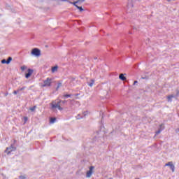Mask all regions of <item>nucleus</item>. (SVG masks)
Returning <instances> with one entry per match:
<instances>
[{
    "label": "nucleus",
    "mask_w": 179,
    "mask_h": 179,
    "mask_svg": "<svg viewBox=\"0 0 179 179\" xmlns=\"http://www.w3.org/2000/svg\"><path fill=\"white\" fill-rule=\"evenodd\" d=\"M61 99H57L52 102V108H58L60 111H62L64 108L61 106H62V103Z\"/></svg>",
    "instance_id": "f257e3e1"
},
{
    "label": "nucleus",
    "mask_w": 179,
    "mask_h": 179,
    "mask_svg": "<svg viewBox=\"0 0 179 179\" xmlns=\"http://www.w3.org/2000/svg\"><path fill=\"white\" fill-rule=\"evenodd\" d=\"M15 150H16V147H15L14 144H11L10 146L6 148L4 152L7 155H10L11 152H15Z\"/></svg>",
    "instance_id": "f03ea898"
},
{
    "label": "nucleus",
    "mask_w": 179,
    "mask_h": 179,
    "mask_svg": "<svg viewBox=\"0 0 179 179\" xmlns=\"http://www.w3.org/2000/svg\"><path fill=\"white\" fill-rule=\"evenodd\" d=\"M31 54L35 57H40V55H41V51L40 49L35 48L32 49Z\"/></svg>",
    "instance_id": "7ed1b4c3"
},
{
    "label": "nucleus",
    "mask_w": 179,
    "mask_h": 179,
    "mask_svg": "<svg viewBox=\"0 0 179 179\" xmlns=\"http://www.w3.org/2000/svg\"><path fill=\"white\" fill-rule=\"evenodd\" d=\"M52 83V79L50 78H47L46 80L43 81V87H49V86H51V83Z\"/></svg>",
    "instance_id": "20e7f679"
},
{
    "label": "nucleus",
    "mask_w": 179,
    "mask_h": 179,
    "mask_svg": "<svg viewBox=\"0 0 179 179\" xmlns=\"http://www.w3.org/2000/svg\"><path fill=\"white\" fill-rule=\"evenodd\" d=\"M165 166H169L170 167L172 173H174V171H176V166H174V164H173V162H169L168 163H166L165 164Z\"/></svg>",
    "instance_id": "39448f33"
},
{
    "label": "nucleus",
    "mask_w": 179,
    "mask_h": 179,
    "mask_svg": "<svg viewBox=\"0 0 179 179\" xmlns=\"http://www.w3.org/2000/svg\"><path fill=\"white\" fill-rule=\"evenodd\" d=\"M93 170H94V166H91L90 167V170L88 171H87L86 177L87 178H90V177H92V174H93Z\"/></svg>",
    "instance_id": "423d86ee"
},
{
    "label": "nucleus",
    "mask_w": 179,
    "mask_h": 179,
    "mask_svg": "<svg viewBox=\"0 0 179 179\" xmlns=\"http://www.w3.org/2000/svg\"><path fill=\"white\" fill-rule=\"evenodd\" d=\"M33 69H28V73L25 74V78L26 79H29L31 75H33Z\"/></svg>",
    "instance_id": "0eeeda50"
},
{
    "label": "nucleus",
    "mask_w": 179,
    "mask_h": 179,
    "mask_svg": "<svg viewBox=\"0 0 179 179\" xmlns=\"http://www.w3.org/2000/svg\"><path fill=\"white\" fill-rule=\"evenodd\" d=\"M87 114H89V112L86 111V112H84L83 113V116H80V114H78L76 117V119L77 120H82V118H85V117H86V115H87Z\"/></svg>",
    "instance_id": "6e6552de"
},
{
    "label": "nucleus",
    "mask_w": 179,
    "mask_h": 179,
    "mask_svg": "<svg viewBox=\"0 0 179 179\" xmlns=\"http://www.w3.org/2000/svg\"><path fill=\"white\" fill-rule=\"evenodd\" d=\"M94 82H96L94 79H91L90 81L87 82V84L88 85V86H90V87H93V85H94Z\"/></svg>",
    "instance_id": "1a4fd4ad"
},
{
    "label": "nucleus",
    "mask_w": 179,
    "mask_h": 179,
    "mask_svg": "<svg viewBox=\"0 0 179 179\" xmlns=\"http://www.w3.org/2000/svg\"><path fill=\"white\" fill-rule=\"evenodd\" d=\"M163 129H164V126L163 124H161L159 126L158 131H157L155 132L156 135H159V134H160V132H162V131H163Z\"/></svg>",
    "instance_id": "9d476101"
},
{
    "label": "nucleus",
    "mask_w": 179,
    "mask_h": 179,
    "mask_svg": "<svg viewBox=\"0 0 179 179\" xmlns=\"http://www.w3.org/2000/svg\"><path fill=\"white\" fill-rule=\"evenodd\" d=\"M125 75L126 74L120 73L119 75V79H120V80H123V81L127 80V77H125Z\"/></svg>",
    "instance_id": "9b49d317"
},
{
    "label": "nucleus",
    "mask_w": 179,
    "mask_h": 179,
    "mask_svg": "<svg viewBox=\"0 0 179 179\" xmlns=\"http://www.w3.org/2000/svg\"><path fill=\"white\" fill-rule=\"evenodd\" d=\"M173 99H175L174 94H171L167 96V100L169 103H171V101H173Z\"/></svg>",
    "instance_id": "f8f14e48"
},
{
    "label": "nucleus",
    "mask_w": 179,
    "mask_h": 179,
    "mask_svg": "<svg viewBox=\"0 0 179 179\" xmlns=\"http://www.w3.org/2000/svg\"><path fill=\"white\" fill-rule=\"evenodd\" d=\"M58 71V66H55L52 67V73H54Z\"/></svg>",
    "instance_id": "ddd939ff"
},
{
    "label": "nucleus",
    "mask_w": 179,
    "mask_h": 179,
    "mask_svg": "<svg viewBox=\"0 0 179 179\" xmlns=\"http://www.w3.org/2000/svg\"><path fill=\"white\" fill-rule=\"evenodd\" d=\"M55 121H57V118L51 117L50 120V124H54V122H55Z\"/></svg>",
    "instance_id": "4468645a"
},
{
    "label": "nucleus",
    "mask_w": 179,
    "mask_h": 179,
    "mask_svg": "<svg viewBox=\"0 0 179 179\" xmlns=\"http://www.w3.org/2000/svg\"><path fill=\"white\" fill-rule=\"evenodd\" d=\"M76 8L80 10V12H83V8L82 6H76Z\"/></svg>",
    "instance_id": "2eb2a0df"
},
{
    "label": "nucleus",
    "mask_w": 179,
    "mask_h": 179,
    "mask_svg": "<svg viewBox=\"0 0 179 179\" xmlns=\"http://www.w3.org/2000/svg\"><path fill=\"white\" fill-rule=\"evenodd\" d=\"M62 86V83H58L56 90H58V89H59V87H61Z\"/></svg>",
    "instance_id": "dca6fc26"
},
{
    "label": "nucleus",
    "mask_w": 179,
    "mask_h": 179,
    "mask_svg": "<svg viewBox=\"0 0 179 179\" xmlns=\"http://www.w3.org/2000/svg\"><path fill=\"white\" fill-rule=\"evenodd\" d=\"M71 96H72V94H66L63 95V97L68 99V98L71 97Z\"/></svg>",
    "instance_id": "f3484780"
},
{
    "label": "nucleus",
    "mask_w": 179,
    "mask_h": 179,
    "mask_svg": "<svg viewBox=\"0 0 179 179\" xmlns=\"http://www.w3.org/2000/svg\"><path fill=\"white\" fill-rule=\"evenodd\" d=\"M174 97H175V99H178V97H179V91L178 90V91H176V95H174Z\"/></svg>",
    "instance_id": "a211bd4d"
},
{
    "label": "nucleus",
    "mask_w": 179,
    "mask_h": 179,
    "mask_svg": "<svg viewBox=\"0 0 179 179\" xmlns=\"http://www.w3.org/2000/svg\"><path fill=\"white\" fill-rule=\"evenodd\" d=\"M69 3H71V5H74V6H77L76 3H78V1L76 2L69 1Z\"/></svg>",
    "instance_id": "6ab92c4d"
},
{
    "label": "nucleus",
    "mask_w": 179,
    "mask_h": 179,
    "mask_svg": "<svg viewBox=\"0 0 179 179\" xmlns=\"http://www.w3.org/2000/svg\"><path fill=\"white\" fill-rule=\"evenodd\" d=\"M6 61H7V64H10V61H12V58L9 57Z\"/></svg>",
    "instance_id": "aec40b11"
},
{
    "label": "nucleus",
    "mask_w": 179,
    "mask_h": 179,
    "mask_svg": "<svg viewBox=\"0 0 179 179\" xmlns=\"http://www.w3.org/2000/svg\"><path fill=\"white\" fill-rule=\"evenodd\" d=\"M21 71H24L25 69H27V66H22L20 68Z\"/></svg>",
    "instance_id": "412c9836"
},
{
    "label": "nucleus",
    "mask_w": 179,
    "mask_h": 179,
    "mask_svg": "<svg viewBox=\"0 0 179 179\" xmlns=\"http://www.w3.org/2000/svg\"><path fill=\"white\" fill-rule=\"evenodd\" d=\"M1 64H8V61H6V59H3L1 60Z\"/></svg>",
    "instance_id": "4be33fe9"
},
{
    "label": "nucleus",
    "mask_w": 179,
    "mask_h": 179,
    "mask_svg": "<svg viewBox=\"0 0 179 179\" xmlns=\"http://www.w3.org/2000/svg\"><path fill=\"white\" fill-rule=\"evenodd\" d=\"M19 178H20V179H26L27 177H26V176H19Z\"/></svg>",
    "instance_id": "5701e85b"
},
{
    "label": "nucleus",
    "mask_w": 179,
    "mask_h": 179,
    "mask_svg": "<svg viewBox=\"0 0 179 179\" xmlns=\"http://www.w3.org/2000/svg\"><path fill=\"white\" fill-rule=\"evenodd\" d=\"M36 106H34L30 108V110H31V111H34V110H36Z\"/></svg>",
    "instance_id": "b1692460"
},
{
    "label": "nucleus",
    "mask_w": 179,
    "mask_h": 179,
    "mask_svg": "<svg viewBox=\"0 0 179 179\" xmlns=\"http://www.w3.org/2000/svg\"><path fill=\"white\" fill-rule=\"evenodd\" d=\"M26 89V87H22L20 89H18L19 92H22V90H24Z\"/></svg>",
    "instance_id": "393cba45"
},
{
    "label": "nucleus",
    "mask_w": 179,
    "mask_h": 179,
    "mask_svg": "<svg viewBox=\"0 0 179 179\" xmlns=\"http://www.w3.org/2000/svg\"><path fill=\"white\" fill-rule=\"evenodd\" d=\"M66 103H67V101H62V103H61V104H62V106H64V104H66Z\"/></svg>",
    "instance_id": "a878e982"
},
{
    "label": "nucleus",
    "mask_w": 179,
    "mask_h": 179,
    "mask_svg": "<svg viewBox=\"0 0 179 179\" xmlns=\"http://www.w3.org/2000/svg\"><path fill=\"white\" fill-rule=\"evenodd\" d=\"M85 0H78L77 2L78 3H82L83 2H85Z\"/></svg>",
    "instance_id": "bb28decb"
},
{
    "label": "nucleus",
    "mask_w": 179,
    "mask_h": 179,
    "mask_svg": "<svg viewBox=\"0 0 179 179\" xmlns=\"http://www.w3.org/2000/svg\"><path fill=\"white\" fill-rule=\"evenodd\" d=\"M19 93V90H15L13 91V94H17Z\"/></svg>",
    "instance_id": "cd10ccee"
},
{
    "label": "nucleus",
    "mask_w": 179,
    "mask_h": 179,
    "mask_svg": "<svg viewBox=\"0 0 179 179\" xmlns=\"http://www.w3.org/2000/svg\"><path fill=\"white\" fill-rule=\"evenodd\" d=\"M62 2H69V0H60Z\"/></svg>",
    "instance_id": "c85d7f7f"
},
{
    "label": "nucleus",
    "mask_w": 179,
    "mask_h": 179,
    "mask_svg": "<svg viewBox=\"0 0 179 179\" xmlns=\"http://www.w3.org/2000/svg\"><path fill=\"white\" fill-rule=\"evenodd\" d=\"M136 83H138V80H135L133 85H135Z\"/></svg>",
    "instance_id": "c756f323"
},
{
    "label": "nucleus",
    "mask_w": 179,
    "mask_h": 179,
    "mask_svg": "<svg viewBox=\"0 0 179 179\" xmlns=\"http://www.w3.org/2000/svg\"><path fill=\"white\" fill-rule=\"evenodd\" d=\"M128 3H132V0H128Z\"/></svg>",
    "instance_id": "7c9ffc66"
},
{
    "label": "nucleus",
    "mask_w": 179,
    "mask_h": 179,
    "mask_svg": "<svg viewBox=\"0 0 179 179\" xmlns=\"http://www.w3.org/2000/svg\"><path fill=\"white\" fill-rule=\"evenodd\" d=\"M176 133H178V132H179V127L176 129Z\"/></svg>",
    "instance_id": "2f4dec72"
},
{
    "label": "nucleus",
    "mask_w": 179,
    "mask_h": 179,
    "mask_svg": "<svg viewBox=\"0 0 179 179\" xmlns=\"http://www.w3.org/2000/svg\"><path fill=\"white\" fill-rule=\"evenodd\" d=\"M24 121H25V122L27 121V117H24Z\"/></svg>",
    "instance_id": "473e14b6"
},
{
    "label": "nucleus",
    "mask_w": 179,
    "mask_h": 179,
    "mask_svg": "<svg viewBox=\"0 0 179 179\" xmlns=\"http://www.w3.org/2000/svg\"><path fill=\"white\" fill-rule=\"evenodd\" d=\"M141 79H148V77H141Z\"/></svg>",
    "instance_id": "72a5a7b5"
},
{
    "label": "nucleus",
    "mask_w": 179,
    "mask_h": 179,
    "mask_svg": "<svg viewBox=\"0 0 179 179\" xmlns=\"http://www.w3.org/2000/svg\"><path fill=\"white\" fill-rule=\"evenodd\" d=\"M16 140H14V143L13 145H15V143H16Z\"/></svg>",
    "instance_id": "f704fd0d"
},
{
    "label": "nucleus",
    "mask_w": 179,
    "mask_h": 179,
    "mask_svg": "<svg viewBox=\"0 0 179 179\" xmlns=\"http://www.w3.org/2000/svg\"><path fill=\"white\" fill-rule=\"evenodd\" d=\"M94 59H97V57H94Z\"/></svg>",
    "instance_id": "c9c22d12"
},
{
    "label": "nucleus",
    "mask_w": 179,
    "mask_h": 179,
    "mask_svg": "<svg viewBox=\"0 0 179 179\" xmlns=\"http://www.w3.org/2000/svg\"><path fill=\"white\" fill-rule=\"evenodd\" d=\"M131 6H134V5H133V4H131Z\"/></svg>",
    "instance_id": "e433bc0d"
},
{
    "label": "nucleus",
    "mask_w": 179,
    "mask_h": 179,
    "mask_svg": "<svg viewBox=\"0 0 179 179\" xmlns=\"http://www.w3.org/2000/svg\"><path fill=\"white\" fill-rule=\"evenodd\" d=\"M109 179H113V178H109Z\"/></svg>",
    "instance_id": "4c0bfd02"
},
{
    "label": "nucleus",
    "mask_w": 179,
    "mask_h": 179,
    "mask_svg": "<svg viewBox=\"0 0 179 179\" xmlns=\"http://www.w3.org/2000/svg\"><path fill=\"white\" fill-rule=\"evenodd\" d=\"M168 1H170V0H168Z\"/></svg>",
    "instance_id": "58836bf2"
}]
</instances>
